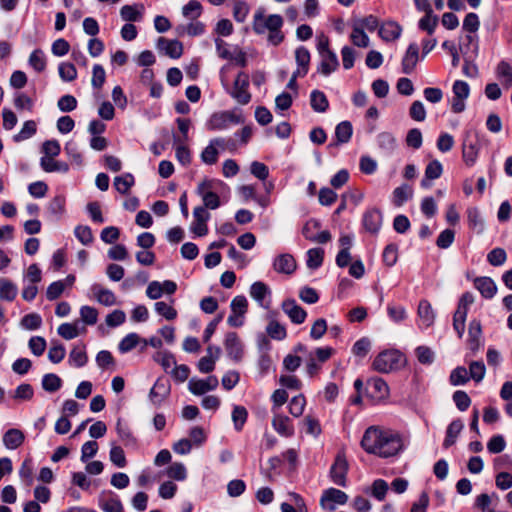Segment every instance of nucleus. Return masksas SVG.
Listing matches in <instances>:
<instances>
[{
	"instance_id": "f257e3e1",
	"label": "nucleus",
	"mask_w": 512,
	"mask_h": 512,
	"mask_svg": "<svg viewBox=\"0 0 512 512\" xmlns=\"http://www.w3.org/2000/svg\"><path fill=\"white\" fill-rule=\"evenodd\" d=\"M361 446L367 453L382 458L396 456L404 448L402 437L398 432L375 426L366 429Z\"/></svg>"
},
{
	"instance_id": "f03ea898",
	"label": "nucleus",
	"mask_w": 512,
	"mask_h": 512,
	"mask_svg": "<svg viewBox=\"0 0 512 512\" xmlns=\"http://www.w3.org/2000/svg\"><path fill=\"white\" fill-rule=\"evenodd\" d=\"M283 24L284 20L281 15H266L265 9L260 7L253 15L252 29L257 35L267 33V42L270 45L278 46L285 39V35L282 32Z\"/></svg>"
},
{
	"instance_id": "7ed1b4c3",
	"label": "nucleus",
	"mask_w": 512,
	"mask_h": 512,
	"mask_svg": "<svg viewBox=\"0 0 512 512\" xmlns=\"http://www.w3.org/2000/svg\"><path fill=\"white\" fill-rule=\"evenodd\" d=\"M403 354L395 349L380 352L374 359L372 367L379 373H389L402 365Z\"/></svg>"
},
{
	"instance_id": "20e7f679",
	"label": "nucleus",
	"mask_w": 512,
	"mask_h": 512,
	"mask_svg": "<svg viewBox=\"0 0 512 512\" xmlns=\"http://www.w3.org/2000/svg\"><path fill=\"white\" fill-rule=\"evenodd\" d=\"M249 87V77L245 72H239L234 84L233 88L230 90V96L236 100L237 103L241 105H246L251 100V94L248 91Z\"/></svg>"
},
{
	"instance_id": "39448f33",
	"label": "nucleus",
	"mask_w": 512,
	"mask_h": 512,
	"mask_svg": "<svg viewBox=\"0 0 512 512\" xmlns=\"http://www.w3.org/2000/svg\"><path fill=\"white\" fill-rule=\"evenodd\" d=\"M348 501V495L342 490L336 488H328L324 490L320 498V506L324 510L333 512L337 505H344Z\"/></svg>"
},
{
	"instance_id": "423d86ee",
	"label": "nucleus",
	"mask_w": 512,
	"mask_h": 512,
	"mask_svg": "<svg viewBox=\"0 0 512 512\" xmlns=\"http://www.w3.org/2000/svg\"><path fill=\"white\" fill-rule=\"evenodd\" d=\"M348 468V462L344 453H338L330 468V477L334 484L346 487Z\"/></svg>"
},
{
	"instance_id": "0eeeda50",
	"label": "nucleus",
	"mask_w": 512,
	"mask_h": 512,
	"mask_svg": "<svg viewBox=\"0 0 512 512\" xmlns=\"http://www.w3.org/2000/svg\"><path fill=\"white\" fill-rule=\"evenodd\" d=\"M242 119L240 116L229 112V111H223L214 113L208 123L207 128L211 131H220L228 128L230 123L238 124L241 123Z\"/></svg>"
},
{
	"instance_id": "6e6552de",
	"label": "nucleus",
	"mask_w": 512,
	"mask_h": 512,
	"mask_svg": "<svg viewBox=\"0 0 512 512\" xmlns=\"http://www.w3.org/2000/svg\"><path fill=\"white\" fill-rule=\"evenodd\" d=\"M453 100L451 109L454 113H461L465 110V100L469 97L470 87L467 82L456 80L452 87Z\"/></svg>"
},
{
	"instance_id": "1a4fd4ad",
	"label": "nucleus",
	"mask_w": 512,
	"mask_h": 512,
	"mask_svg": "<svg viewBox=\"0 0 512 512\" xmlns=\"http://www.w3.org/2000/svg\"><path fill=\"white\" fill-rule=\"evenodd\" d=\"M365 393L373 401H380L388 397L389 387L382 378L373 377L367 380Z\"/></svg>"
},
{
	"instance_id": "9d476101",
	"label": "nucleus",
	"mask_w": 512,
	"mask_h": 512,
	"mask_svg": "<svg viewBox=\"0 0 512 512\" xmlns=\"http://www.w3.org/2000/svg\"><path fill=\"white\" fill-rule=\"evenodd\" d=\"M213 181L204 180L197 187V194L203 200V206L207 209H217L220 206L219 196L212 191Z\"/></svg>"
},
{
	"instance_id": "9b49d317",
	"label": "nucleus",
	"mask_w": 512,
	"mask_h": 512,
	"mask_svg": "<svg viewBox=\"0 0 512 512\" xmlns=\"http://www.w3.org/2000/svg\"><path fill=\"white\" fill-rule=\"evenodd\" d=\"M383 222V214L378 208L367 209L362 216L365 231L372 235L379 233Z\"/></svg>"
},
{
	"instance_id": "f8f14e48",
	"label": "nucleus",
	"mask_w": 512,
	"mask_h": 512,
	"mask_svg": "<svg viewBox=\"0 0 512 512\" xmlns=\"http://www.w3.org/2000/svg\"><path fill=\"white\" fill-rule=\"evenodd\" d=\"M218 384V378L214 375H211L206 379H190L188 388L189 391L194 395H203L208 391L215 390L218 387Z\"/></svg>"
},
{
	"instance_id": "ddd939ff",
	"label": "nucleus",
	"mask_w": 512,
	"mask_h": 512,
	"mask_svg": "<svg viewBox=\"0 0 512 512\" xmlns=\"http://www.w3.org/2000/svg\"><path fill=\"white\" fill-rule=\"evenodd\" d=\"M224 347L227 355L239 362L243 357V345L236 332H228L225 337Z\"/></svg>"
},
{
	"instance_id": "4468645a",
	"label": "nucleus",
	"mask_w": 512,
	"mask_h": 512,
	"mask_svg": "<svg viewBox=\"0 0 512 512\" xmlns=\"http://www.w3.org/2000/svg\"><path fill=\"white\" fill-rule=\"evenodd\" d=\"M281 307L294 324H302L307 317L306 311L294 299L284 300Z\"/></svg>"
},
{
	"instance_id": "2eb2a0df",
	"label": "nucleus",
	"mask_w": 512,
	"mask_h": 512,
	"mask_svg": "<svg viewBox=\"0 0 512 512\" xmlns=\"http://www.w3.org/2000/svg\"><path fill=\"white\" fill-rule=\"evenodd\" d=\"M170 394V384L167 380L157 379L149 392V399L155 406H160Z\"/></svg>"
},
{
	"instance_id": "dca6fc26",
	"label": "nucleus",
	"mask_w": 512,
	"mask_h": 512,
	"mask_svg": "<svg viewBox=\"0 0 512 512\" xmlns=\"http://www.w3.org/2000/svg\"><path fill=\"white\" fill-rule=\"evenodd\" d=\"M379 36L386 42L397 40L402 34V26L393 20L383 22L378 31Z\"/></svg>"
},
{
	"instance_id": "f3484780",
	"label": "nucleus",
	"mask_w": 512,
	"mask_h": 512,
	"mask_svg": "<svg viewBox=\"0 0 512 512\" xmlns=\"http://www.w3.org/2000/svg\"><path fill=\"white\" fill-rule=\"evenodd\" d=\"M297 267L294 257L289 253L278 255L273 262V268L277 273L291 275Z\"/></svg>"
},
{
	"instance_id": "a211bd4d",
	"label": "nucleus",
	"mask_w": 512,
	"mask_h": 512,
	"mask_svg": "<svg viewBox=\"0 0 512 512\" xmlns=\"http://www.w3.org/2000/svg\"><path fill=\"white\" fill-rule=\"evenodd\" d=\"M156 46L160 51H164L166 55L174 59L181 57L183 53V45L178 40H168L164 37H159Z\"/></svg>"
},
{
	"instance_id": "6ab92c4d",
	"label": "nucleus",
	"mask_w": 512,
	"mask_h": 512,
	"mask_svg": "<svg viewBox=\"0 0 512 512\" xmlns=\"http://www.w3.org/2000/svg\"><path fill=\"white\" fill-rule=\"evenodd\" d=\"M482 325L480 320L473 319L469 323L468 347L472 352H477L481 346Z\"/></svg>"
},
{
	"instance_id": "aec40b11",
	"label": "nucleus",
	"mask_w": 512,
	"mask_h": 512,
	"mask_svg": "<svg viewBox=\"0 0 512 512\" xmlns=\"http://www.w3.org/2000/svg\"><path fill=\"white\" fill-rule=\"evenodd\" d=\"M419 59V48L416 43H411L402 59V72L411 74Z\"/></svg>"
},
{
	"instance_id": "412c9836",
	"label": "nucleus",
	"mask_w": 512,
	"mask_h": 512,
	"mask_svg": "<svg viewBox=\"0 0 512 512\" xmlns=\"http://www.w3.org/2000/svg\"><path fill=\"white\" fill-rule=\"evenodd\" d=\"M417 314L424 328H429L434 324L436 315L428 300L422 299L419 302Z\"/></svg>"
},
{
	"instance_id": "4be33fe9",
	"label": "nucleus",
	"mask_w": 512,
	"mask_h": 512,
	"mask_svg": "<svg viewBox=\"0 0 512 512\" xmlns=\"http://www.w3.org/2000/svg\"><path fill=\"white\" fill-rule=\"evenodd\" d=\"M322 60L317 68L318 72L324 76H329L339 67V61L335 52H327L320 55Z\"/></svg>"
},
{
	"instance_id": "5701e85b",
	"label": "nucleus",
	"mask_w": 512,
	"mask_h": 512,
	"mask_svg": "<svg viewBox=\"0 0 512 512\" xmlns=\"http://www.w3.org/2000/svg\"><path fill=\"white\" fill-rule=\"evenodd\" d=\"M271 293L268 285L262 281L254 282L250 287V296L263 308H268L269 303H265V298Z\"/></svg>"
},
{
	"instance_id": "b1692460",
	"label": "nucleus",
	"mask_w": 512,
	"mask_h": 512,
	"mask_svg": "<svg viewBox=\"0 0 512 512\" xmlns=\"http://www.w3.org/2000/svg\"><path fill=\"white\" fill-rule=\"evenodd\" d=\"M474 286L486 299L493 298L497 292V286L490 277H477L474 280Z\"/></svg>"
},
{
	"instance_id": "393cba45",
	"label": "nucleus",
	"mask_w": 512,
	"mask_h": 512,
	"mask_svg": "<svg viewBox=\"0 0 512 512\" xmlns=\"http://www.w3.org/2000/svg\"><path fill=\"white\" fill-rule=\"evenodd\" d=\"M272 426L281 436L290 437L294 434V428L288 416L275 414L272 419Z\"/></svg>"
},
{
	"instance_id": "a878e982",
	"label": "nucleus",
	"mask_w": 512,
	"mask_h": 512,
	"mask_svg": "<svg viewBox=\"0 0 512 512\" xmlns=\"http://www.w3.org/2000/svg\"><path fill=\"white\" fill-rule=\"evenodd\" d=\"M443 172V166L438 160H433L428 163L425 168V176L421 180L423 188H430L431 181L440 178Z\"/></svg>"
},
{
	"instance_id": "bb28decb",
	"label": "nucleus",
	"mask_w": 512,
	"mask_h": 512,
	"mask_svg": "<svg viewBox=\"0 0 512 512\" xmlns=\"http://www.w3.org/2000/svg\"><path fill=\"white\" fill-rule=\"evenodd\" d=\"M91 291L100 304L104 306H113L116 304V296L114 293L111 290L102 287L100 284H93L91 286Z\"/></svg>"
},
{
	"instance_id": "cd10ccee",
	"label": "nucleus",
	"mask_w": 512,
	"mask_h": 512,
	"mask_svg": "<svg viewBox=\"0 0 512 512\" xmlns=\"http://www.w3.org/2000/svg\"><path fill=\"white\" fill-rule=\"evenodd\" d=\"M23 432L16 428H11L3 435V444L7 449L14 450L20 447L24 442Z\"/></svg>"
},
{
	"instance_id": "c85d7f7f",
	"label": "nucleus",
	"mask_w": 512,
	"mask_h": 512,
	"mask_svg": "<svg viewBox=\"0 0 512 512\" xmlns=\"http://www.w3.org/2000/svg\"><path fill=\"white\" fill-rule=\"evenodd\" d=\"M462 153L465 163L469 166H472L478 157L477 140L466 138L463 143Z\"/></svg>"
},
{
	"instance_id": "c756f323",
	"label": "nucleus",
	"mask_w": 512,
	"mask_h": 512,
	"mask_svg": "<svg viewBox=\"0 0 512 512\" xmlns=\"http://www.w3.org/2000/svg\"><path fill=\"white\" fill-rule=\"evenodd\" d=\"M377 144L385 155H390L397 147L396 138L390 132H381L377 136Z\"/></svg>"
},
{
	"instance_id": "7c9ffc66",
	"label": "nucleus",
	"mask_w": 512,
	"mask_h": 512,
	"mask_svg": "<svg viewBox=\"0 0 512 512\" xmlns=\"http://www.w3.org/2000/svg\"><path fill=\"white\" fill-rule=\"evenodd\" d=\"M463 427V422L460 419H456L448 425L446 430V437L443 442L444 448H449L455 444L456 439L462 431Z\"/></svg>"
},
{
	"instance_id": "2f4dec72",
	"label": "nucleus",
	"mask_w": 512,
	"mask_h": 512,
	"mask_svg": "<svg viewBox=\"0 0 512 512\" xmlns=\"http://www.w3.org/2000/svg\"><path fill=\"white\" fill-rule=\"evenodd\" d=\"M40 166L45 172L48 173H67L69 170V165L66 162L56 161L53 159V157H42L40 159Z\"/></svg>"
},
{
	"instance_id": "473e14b6",
	"label": "nucleus",
	"mask_w": 512,
	"mask_h": 512,
	"mask_svg": "<svg viewBox=\"0 0 512 512\" xmlns=\"http://www.w3.org/2000/svg\"><path fill=\"white\" fill-rule=\"evenodd\" d=\"M413 196V190L408 184H402L394 189L392 193V202L396 207H401Z\"/></svg>"
},
{
	"instance_id": "72a5a7b5",
	"label": "nucleus",
	"mask_w": 512,
	"mask_h": 512,
	"mask_svg": "<svg viewBox=\"0 0 512 512\" xmlns=\"http://www.w3.org/2000/svg\"><path fill=\"white\" fill-rule=\"evenodd\" d=\"M311 108L318 113H324L329 108L326 95L319 90H313L310 95Z\"/></svg>"
},
{
	"instance_id": "f704fd0d",
	"label": "nucleus",
	"mask_w": 512,
	"mask_h": 512,
	"mask_svg": "<svg viewBox=\"0 0 512 512\" xmlns=\"http://www.w3.org/2000/svg\"><path fill=\"white\" fill-rule=\"evenodd\" d=\"M353 127L350 121H342L335 128L337 145L348 143L352 137Z\"/></svg>"
},
{
	"instance_id": "c9c22d12",
	"label": "nucleus",
	"mask_w": 512,
	"mask_h": 512,
	"mask_svg": "<svg viewBox=\"0 0 512 512\" xmlns=\"http://www.w3.org/2000/svg\"><path fill=\"white\" fill-rule=\"evenodd\" d=\"M496 75L504 86H512V66L508 62L504 60L499 62L496 68Z\"/></svg>"
},
{
	"instance_id": "e433bc0d",
	"label": "nucleus",
	"mask_w": 512,
	"mask_h": 512,
	"mask_svg": "<svg viewBox=\"0 0 512 512\" xmlns=\"http://www.w3.org/2000/svg\"><path fill=\"white\" fill-rule=\"evenodd\" d=\"M88 361V357L85 351V346H75L69 354V363L74 365L77 368L83 367L86 365Z\"/></svg>"
},
{
	"instance_id": "4c0bfd02",
	"label": "nucleus",
	"mask_w": 512,
	"mask_h": 512,
	"mask_svg": "<svg viewBox=\"0 0 512 512\" xmlns=\"http://www.w3.org/2000/svg\"><path fill=\"white\" fill-rule=\"evenodd\" d=\"M134 183V176L131 173H125L114 178V187L121 194H127Z\"/></svg>"
},
{
	"instance_id": "58836bf2",
	"label": "nucleus",
	"mask_w": 512,
	"mask_h": 512,
	"mask_svg": "<svg viewBox=\"0 0 512 512\" xmlns=\"http://www.w3.org/2000/svg\"><path fill=\"white\" fill-rule=\"evenodd\" d=\"M248 418V411L244 406L236 405L232 411V421L236 431H242Z\"/></svg>"
},
{
	"instance_id": "ea45409f",
	"label": "nucleus",
	"mask_w": 512,
	"mask_h": 512,
	"mask_svg": "<svg viewBox=\"0 0 512 512\" xmlns=\"http://www.w3.org/2000/svg\"><path fill=\"white\" fill-rule=\"evenodd\" d=\"M17 287L10 280L0 279V299L13 301L17 296Z\"/></svg>"
},
{
	"instance_id": "a19ab883",
	"label": "nucleus",
	"mask_w": 512,
	"mask_h": 512,
	"mask_svg": "<svg viewBox=\"0 0 512 512\" xmlns=\"http://www.w3.org/2000/svg\"><path fill=\"white\" fill-rule=\"evenodd\" d=\"M324 259V250L322 248H312L307 251V267L310 269L319 268Z\"/></svg>"
},
{
	"instance_id": "79ce46f5",
	"label": "nucleus",
	"mask_w": 512,
	"mask_h": 512,
	"mask_svg": "<svg viewBox=\"0 0 512 512\" xmlns=\"http://www.w3.org/2000/svg\"><path fill=\"white\" fill-rule=\"evenodd\" d=\"M28 62L36 72H43L46 68V57L41 49H35L30 54Z\"/></svg>"
},
{
	"instance_id": "37998d69",
	"label": "nucleus",
	"mask_w": 512,
	"mask_h": 512,
	"mask_svg": "<svg viewBox=\"0 0 512 512\" xmlns=\"http://www.w3.org/2000/svg\"><path fill=\"white\" fill-rule=\"evenodd\" d=\"M61 386V378L54 373L45 374L42 378V388L47 392H56L61 388Z\"/></svg>"
},
{
	"instance_id": "c03bdc74",
	"label": "nucleus",
	"mask_w": 512,
	"mask_h": 512,
	"mask_svg": "<svg viewBox=\"0 0 512 512\" xmlns=\"http://www.w3.org/2000/svg\"><path fill=\"white\" fill-rule=\"evenodd\" d=\"M266 332L272 339L279 341L287 336L286 328L274 319L269 321Z\"/></svg>"
},
{
	"instance_id": "a18cd8bd",
	"label": "nucleus",
	"mask_w": 512,
	"mask_h": 512,
	"mask_svg": "<svg viewBox=\"0 0 512 512\" xmlns=\"http://www.w3.org/2000/svg\"><path fill=\"white\" fill-rule=\"evenodd\" d=\"M468 370L464 366H458L452 370L449 381L453 386L464 385L469 381Z\"/></svg>"
},
{
	"instance_id": "49530a36",
	"label": "nucleus",
	"mask_w": 512,
	"mask_h": 512,
	"mask_svg": "<svg viewBox=\"0 0 512 512\" xmlns=\"http://www.w3.org/2000/svg\"><path fill=\"white\" fill-rule=\"evenodd\" d=\"M352 43L357 47L366 48L369 46V37L363 30V27H359L358 24L353 26L352 33L350 35Z\"/></svg>"
},
{
	"instance_id": "de8ad7c7",
	"label": "nucleus",
	"mask_w": 512,
	"mask_h": 512,
	"mask_svg": "<svg viewBox=\"0 0 512 512\" xmlns=\"http://www.w3.org/2000/svg\"><path fill=\"white\" fill-rule=\"evenodd\" d=\"M99 507L104 512H124L123 504L117 496L100 499Z\"/></svg>"
},
{
	"instance_id": "09e8293b",
	"label": "nucleus",
	"mask_w": 512,
	"mask_h": 512,
	"mask_svg": "<svg viewBox=\"0 0 512 512\" xmlns=\"http://www.w3.org/2000/svg\"><path fill=\"white\" fill-rule=\"evenodd\" d=\"M415 355L417 357V360L423 365H430L435 360L434 351L430 347L425 345L418 346L415 349Z\"/></svg>"
},
{
	"instance_id": "8fccbe9b",
	"label": "nucleus",
	"mask_w": 512,
	"mask_h": 512,
	"mask_svg": "<svg viewBox=\"0 0 512 512\" xmlns=\"http://www.w3.org/2000/svg\"><path fill=\"white\" fill-rule=\"evenodd\" d=\"M37 127L36 123L33 120H28L24 122L22 129L19 131V133L15 134L13 136V140L15 142H21L26 139H29L36 133Z\"/></svg>"
},
{
	"instance_id": "3c124183",
	"label": "nucleus",
	"mask_w": 512,
	"mask_h": 512,
	"mask_svg": "<svg viewBox=\"0 0 512 512\" xmlns=\"http://www.w3.org/2000/svg\"><path fill=\"white\" fill-rule=\"evenodd\" d=\"M438 24V17L432 13H425V15L419 20V28L426 31L429 35H432Z\"/></svg>"
},
{
	"instance_id": "603ef678",
	"label": "nucleus",
	"mask_w": 512,
	"mask_h": 512,
	"mask_svg": "<svg viewBox=\"0 0 512 512\" xmlns=\"http://www.w3.org/2000/svg\"><path fill=\"white\" fill-rule=\"evenodd\" d=\"M295 60L298 67L303 69V73H308L310 64V52L304 46H300L295 50Z\"/></svg>"
},
{
	"instance_id": "864d4df0",
	"label": "nucleus",
	"mask_w": 512,
	"mask_h": 512,
	"mask_svg": "<svg viewBox=\"0 0 512 512\" xmlns=\"http://www.w3.org/2000/svg\"><path fill=\"white\" fill-rule=\"evenodd\" d=\"M176 123L178 125V129L182 136L173 135V142L174 143H186L188 140V131L191 126L190 119L187 118H177Z\"/></svg>"
},
{
	"instance_id": "5fc2aeb1",
	"label": "nucleus",
	"mask_w": 512,
	"mask_h": 512,
	"mask_svg": "<svg viewBox=\"0 0 512 512\" xmlns=\"http://www.w3.org/2000/svg\"><path fill=\"white\" fill-rule=\"evenodd\" d=\"M59 76L65 82H71L77 78V70L72 63L62 62L58 67Z\"/></svg>"
},
{
	"instance_id": "6e6d98bb",
	"label": "nucleus",
	"mask_w": 512,
	"mask_h": 512,
	"mask_svg": "<svg viewBox=\"0 0 512 512\" xmlns=\"http://www.w3.org/2000/svg\"><path fill=\"white\" fill-rule=\"evenodd\" d=\"M167 476L177 481H183L187 477V470L184 464L175 462L167 468Z\"/></svg>"
},
{
	"instance_id": "4d7b16f0",
	"label": "nucleus",
	"mask_w": 512,
	"mask_h": 512,
	"mask_svg": "<svg viewBox=\"0 0 512 512\" xmlns=\"http://www.w3.org/2000/svg\"><path fill=\"white\" fill-rule=\"evenodd\" d=\"M486 368L483 361H472L469 364V371L468 375L470 378H472L475 382H480L485 377Z\"/></svg>"
},
{
	"instance_id": "13d9d810",
	"label": "nucleus",
	"mask_w": 512,
	"mask_h": 512,
	"mask_svg": "<svg viewBox=\"0 0 512 512\" xmlns=\"http://www.w3.org/2000/svg\"><path fill=\"white\" fill-rule=\"evenodd\" d=\"M140 341V337L136 333L127 334L119 343L118 349L121 353H127L134 349Z\"/></svg>"
},
{
	"instance_id": "bf43d9fd",
	"label": "nucleus",
	"mask_w": 512,
	"mask_h": 512,
	"mask_svg": "<svg viewBox=\"0 0 512 512\" xmlns=\"http://www.w3.org/2000/svg\"><path fill=\"white\" fill-rule=\"evenodd\" d=\"M507 260V254L506 251L503 248H494L492 249L488 255H487V261L492 266H501L503 265Z\"/></svg>"
},
{
	"instance_id": "052dcab7",
	"label": "nucleus",
	"mask_w": 512,
	"mask_h": 512,
	"mask_svg": "<svg viewBox=\"0 0 512 512\" xmlns=\"http://www.w3.org/2000/svg\"><path fill=\"white\" fill-rule=\"evenodd\" d=\"M182 13L187 18L196 19L202 13V5L197 0H190L183 6Z\"/></svg>"
},
{
	"instance_id": "680f3d73",
	"label": "nucleus",
	"mask_w": 512,
	"mask_h": 512,
	"mask_svg": "<svg viewBox=\"0 0 512 512\" xmlns=\"http://www.w3.org/2000/svg\"><path fill=\"white\" fill-rule=\"evenodd\" d=\"M370 349L371 341L367 337H362L354 343L352 353L357 357L363 358L369 353Z\"/></svg>"
},
{
	"instance_id": "e2e57ef3",
	"label": "nucleus",
	"mask_w": 512,
	"mask_h": 512,
	"mask_svg": "<svg viewBox=\"0 0 512 512\" xmlns=\"http://www.w3.org/2000/svg\"><path fill=\"white\" fill-rule=\"evenodd\" d=\"M155 311L167 320H174L177 317V311L171 305L158 301L154 304Z\"/></svg>"
},
{
	"instance_id": "0e129e2a",
	"label": "nucleus",
	"mask_w": 512,
	"mask_h": 512,
	"mask_svg": "<svg viewBox=\"0 0 512 512\" xmlns=\"http://www.w3.org/2000/svg\"><path fill=\"white\" fill-rule=\"evenodd\" d=\"M42 325V318L37 313L26 314L21 319V326L27 330H37Z\"/></svg>"
},
{
	"instance_id": "69168bd1",
	"label": "nucleus",
	"mask_w": 512,
	"mask_h": 512,
	"mask_svg": "<svg viewBox=\"0 0 512 512\" xmlns=\"http://www.w3.org/2000/svg\"><path fill=\"white\" fill-rule=\"evenodd\" d=\"M306 404L305 397L303 395H297L290 400L289 412L294 417H300L304 412Z\"/></svg>"
},
{
	"instance_id": "338daca9",
	"label": "nucleus",
	"mask_w": 512,
	"mask_h": 512,
	"mask_svg": "<svg viewBox=\"0 0 512 512\" xmlns=\"http://www.w3.org/2000/svg\"><path fill=\"white\" fill-rule=\"evenodd\" d=\"M109 458L110 461L119 468H123L127 464L124 450L120 446L111 447Z\"/></svg>"
},
{
	"instance_id": "774afa93",
	"label": "nucleus",
	"mask_w": 512,
	"mask_h": 512,
	"mask_svg": "<svg viewBox=\"0 0 512 512\" xmlns=\"http://www.w3.org/2000/svg\"><path fill=\"white\" fill-rule=\"evenodd\" d=\"M75 237L83 244L89 245L93 242V234L89 226L79 225L74 230Z\"/></svg>"
}]
</instances>
